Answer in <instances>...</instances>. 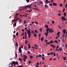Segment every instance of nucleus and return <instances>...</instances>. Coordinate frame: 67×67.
Instances as JSON below:
<instances>
[{"mask_svg": "<svg viewBox=\"0 0 67 67\" xmlns=\"http://www.w3.org/2000/svg\"><path fill=\"white\" fill-rule=\"evenodd\" d=\"M46 31H47V33H49V31H48V30L47 29L46 30Z\"/></svg>", "mask_w": 67, "mask_h": 67, "instance_id": "2f4dec72", "label": "nucleus"}, {"mask_svg": "<svg viewBox=\"0 0 67 67\" xmlns=\"http://www.w3.org/2000/svg\"><path fill=\"white\" fill-rule=\"evenodd\" d=\"M44 7H46H46H47V5H46L45 4L44 5Z\"/></svg>", "mask_w": 67, "mask_h": 67, "instance_id": "e2e57ef3", "label": "nucleus"}, {"mask_svg": "<svg viewBox=\"0 0 67 67\" xmlns=\"http://www.w3.org/2000/svg\"><path fill=\"white\" fill-rule=\"evenodd\" d=\"M48 33H47V32H46V33H45L44 34H45L46 35V36H47V35H48Z\"/></svg>", "mask_w": 67, "mask_h": 67, "instance_id": "6ab92c4d", "label": "nucleus"}, {"mask_svg": "<svg viewBox=\"0 0 67 67\" xmlns=\"http://www.w3.org/2000/svg\"><path fill=\"white\" fill-rule=\"evenodd\" d=\"M63 59H64V60H66V57H65L63 58Z\"/></svg>", "mask_w": 67, "mask_h": 67, "instance_id": "393cba45", "label": "nucleus"}, {"mask_svg": "<svg viewBox=\"0 0 67 67\" xmlns=\"http://www.w3.org/2000/svg\"><path fill=\"white\" fill-rule=\"evenodd\" d=\"M35 23H36L37 24H38V23L37 22H36V21H35Z\"/></svg>", "mask_w": 67, "mask_h": 67, "instance_id": "603ef678", "label": "nucleus"}, {"mask_svg": "<svg viewBox=\"0 0 67 67\" xmlns=\"http://www.w3.org/2000/svg\"><path fill=\"white\" fill-rule=\"evenodd\" d=\"M36 10L37 11H38V10H40V9H38L37 7H36Z\"/></svg>", "mask_w": 67, "mask_h": 67, "instance_id": "9b49d317", "label": "nucleus"}, {"mask_svg": "<svg viewBox=\"0 0 67 67\" xmlns=\"http://www.w3.org/2000/svg\"><path fill=\"white\" fill-rule=\"evenodd\" d=\"M17 17H18V15H15V16H14V18H15V19H16L17 18Z\"/></svg>", "mask_w": 67, "mask_h": 67, "instance_id": "dca6fc26", "label": "nucleus"}, {"mask_svg": "<svg viewBox=\"0 0 67 67\" xmlns=\"http://www.w3.org/2000/svg\"><path fill=\"white\" fill-rule=\"evenodd\" d=\"M42 59H43V60H44L45 59V58L43 57H42Z\"/></svg>", "mask_w": 67, "mask_h": 67, "instance_id": "a18cd8bd", "label": "nucleus"}, {"mask_svg": "<svg viewBox=\"0 0 67 67\" xmlns=\"http://www.w3.org/2000/svg\"><path fill=\"white\" fill-rule=\"evenodd\" d=\"M34 46L35 47H37V46L36 45V44H34Z\"/></svg>", "mask_w": 67, "mask_h": 67, "instance_id": "f704fd0d", "label": "nucleus"}, {"mask_svg": "<svg viewBox=\"0 0 67 67\" xmlns=\"http://www.w3.org/2000/svg\"><path fill=\"white\" fill-rule=\"evenodd\" d=\"M40 2L41 4H42V3H43V2H41V1H40Z\"/></svg>", "mask_w": 67, "mask_h": 67, "instance_id": "58836bf2", "label": "nucleus"}, {"mask_svg": "<svg viewBox=\"0 0 67 67\" xmlns=\"http://www.w3.org/2000/svg\"><path fill=\"white\" fill-rule=\"evenodd\" d=\"M47 30H48L50 32V33H52L53 32H54V31L53 30H52V31L51 30H49V29L48 28H47Z\"/></svg>", "mask_w": 67, "mask_h": 67, "instance_id": "39448f33", "label": "nucleus"}, {"mask_svg": "<svg viewBox=\"0 0 67 67\" xmlns=\"http://www.w3.org/2000/svg\"><path fill=\"white\" fill-rule=\"evenodd\" d=\"M15 62V64H16V65H18V64H19L18 63V62L17 61H16Z\"/></svg>", "mask_w": 67, "mask_h": 67, "instance_id": "7c9ffc66", "label": "nucleus"}, {"mask_svg": "<svg viewBox=\"0 0 67 67\" xmlns=\"http://www.w3.org/2000/svg\"><path fill=\"white\" fill-rule=\"evenodd\" d=\"M41 41H43V40H44V38H41Z\"/></svg>", "mask_w": 67, "mask_h": 67, "instance_id": "5fc2aeb1", "label": "nucleus"}, {"mask_svg": "<svg viewBox=\"0 0 67 67\" xmlns=\"http://www.w3.org/2000/svg\"><path fill=\"white\" fill-rule=\"evenodd\" d=\"M31 7H32L31 5L30 6V5H27L25 6L24 7V8H30Z\"/></svg>", "mask_w": 67, "mask_h": 67, "instance_id": "20e7f679", "label": "nucleus"}, {"mask_svg": "<svg viewBox=\"0 0 67 67\" xmlns=\"http://www.w3.org/2000/svg\"><path fill=\"white\" fill-rule=\"evenodd\" d=\"M60 34V32H58L57 34V35H59Z\"/></svg>", "mask_w": 67, "mask_h": 67, "instance_id": "c03bdc74", "label": "nucleus"}, {"mask_svg": "<svg viewBox=\"0 0 67 67\" xmlns=\"http://www.w3.org/2000/svg\"><path fill=\"white\" fill-rule=\"evenodd\" d=\"M35 32L36 33H38V32H37V31L36 30H35Z\"/></svg>", "mask_w": 67, "mask_h": 67, "instance_id": "f3484780", "label": "nucleus"}, {"mask_svg": "<svg viewBox=\"0 0 67 67\" xmlns=\"http://www.w3.org/2000/svg\"><path fill=\"white\" fill-rule=\"evenodd\" d=\"M13 38H15V35H13Z\"/></svg>", "mask_w": 67, "mask_h": 67, "instance_id": "aec40b11", "label": "nucleus"}, {"mask_svg": "<svg viewBox=\"0 0 67 67\" xmlns=\"http://www.w3.org/2000/svg\"><path fill=\"white\" fill-rule=\"evenodd\" d=\"M27 53H28V54H30V52L29 51H28Z\"/></svg>", "mask_w": 67, "mask_h": 67, "instance_id": "4d7b16f0", "label": "nucleus"}, {"mask_svg": "<svg viewBox=\"0 0 67 67\" xmlns=\"http://www.w3.org/2000/svg\"><path fill=\"white\" fill-rule=\"evenodd\" d=\"M58 47H59V46H58L57 47L56 49H58Z\"/></svg>", "mask_w": 67, "mask_h": 67, "instance_id": "69168bd1", "label": "nucleus"}, {"mask_svg": "<svg viewBox=\"0 0 67 67\" xmlns=\"http://www.w3.org/2000/svg\"><path fill=\"white\" fill-rule=\"evenodd\" d=\"M34 35L35 37H36V36L37 35L36 34H34Z\"/></svg>", "mask_w": 67, "mask_h": 67, "instance_id": "c85d7f7f", "label": "nucleus"}, {"mask_svg": "<svg viewBox=\"0 0 67 67\" xmlns=\"http://www.w3.org/2000/svg\"><path fill=\"white\" fill-rule=\"evenodd\" d=\"M18 59H19V60L20 61H21L22 60V59L21 58H19Z\"/></svg>", "mask_w": 67, "mask_h": 67, "instance_id": "cd10ccee", "label": "nucleus"}, {"mask_svg": "<svg viewBox=\"0 0 67 67\" xmlns=\"http://www.w3.org/2000/svg\"><path fill=\"white\" fill-rule=\"evenodd\" d=\"M46 3H47V4H48V0H46Z\"/></svg>", "mask_w": 67, "mask_h": 67, "instance_id": "ddd939ff", "label": "nucleus"}, {"mask_svg": "<svg viewBox=\"0 0 67 67\" xmlns=\"http://www.w3.org/2000/svg\"><path fill=\"white\" fill-rule=\"evenodd\" d=\"M62 19L63 21H66V19L64 16L62 17Z\"/></svg>", "mask_w": 67, "mask_h": 67, "instance_id": "7ed1b4c3", "label": "nucleus"}, {"mask_svg": "<svg viewBox=\"0 0 67 67\" xmlns=\"http://www.w3.org/2000/svg\"><path fill=\"white\" fill-rule=\"evenodd\" d=\"M63 6V4H60V7H62Z\"/></svg>", "mask_w": 67, "mask_h": 67, "instance_id": "37998d69", "label": "nucleus"}, {"mask_svg": "<svg viewBox=\"0 0 67 67\" xmlns=\"http://www.w3.org/2000/svg\"><path fill=\"white\" fill-rule=\"evenodd\" d=\"M27 42H28V41H27V40H26L25 41V44H27Z\"/></svg>", "mask_w": 67, "mask_h": 67, "instance_id": "a878e982", "label": "nucleus"}, {"mask_svg": "<svg viewBox=\"0 0 67 67\" xmlns=\"http://www.w3.org/2000/svg\"><path fill=\"white\" fill-rule=\"evenodd\" d=\"M46 44H50V43L49 42H48L46 43Z\"/></svg>", "mask_w": 67, "mask_h": 67, "instance_id": "79ce46f5", "label": "nucleus"}, {"mask_svg": "<svg viewBox=\"0 0 67 67\" xmlns=\"http://www.w3.org/2000/svg\"><path fill=\"white\" fill-rule=\"evenodd\" d=\"M20 53H22V50L21 49V47H19L18 49Z\"/></svg>", "mask_w": 67, "mask_h": 67, "instance_id": "f03ea898", "label": "nucleus"}, {"mask_svg": "<svg viewBox=\"0 0 67 67\" xmlns=\"http://www.w3.org/2000/svg\"><path fill=\"white\" fill-rule=\"evenodd\" d=\"M30 58H33V57L32 55H30Z\"/></svg>", "mask_w": 67, "mask_h": 67, "instance_id": "473e14b6", "label": "nucleus"}, {"mask_svg": "<svg viewBox=\"0 0 67 67\" xmlns=\"http://www.w3.org/2000/svg\"><path fill=\"white\" fill-rule=\"evenodd\" d=\"M24 58H25V59H26L27 58V57L25 55H24Z\"/></svg>", "mask_w": 67, "mask_h": 67, "instance_id": "1a4fd4ad", "label": "nucleus"}, {"mask_svg": "<svg viewBox=\"0 0 67 67\" xmlns=\"http://www.w3.org/2000/svg\"><path fill=\"white\" fill-rule=\"evenodd\" d=\"M56 60V58H54L53 59V60Z\"/></svg>", "mask_w": 67, "mask_h": 67, "instance_id": "680f3d73", "label": "nucleus"}, {"mask_svg": "<svg viewBox=\"0 0 67 67\" xmlns=\"http://www.w3.org/2000/svg\"><path fill=\"white\" fill-rule=\"evenodd\" d=\"M41 35L40 34H39V37H40L41 36Z\"/></svg>", "mask_w": 67, "mask_h": 67, "instance_id": "8fccbe9b", "label": "nucleus"}, {"mask_svg": "<svg viewBox=\"0 0 67 67\" xmlns=\"http://www.w3.org/2000/svg\"><path fill=\"white\" fill-rule=\"evenodd\" d=\"M59 49L61 51H62V49H61V47H60L59 48Z\"/></svg>", "mask_w": 67, "mask_h": 67, "instance_id": "6e6d98bb", "label": "nucleus"}, {"mask_svg": "<svg viewBox=\"0 0 67 67\" xmlns=\"http://www.w3.org/2000/svg\"><path fill=\"white\" fill-rule=\"evenodd\" d=\"M19 19V18H18L16 19L14 21V22H16V21H17V20H18V19Z\"/></svg>", "mask_w": 67, "mask_h": 67, "instance_id": "5701e85b", "label": "nucleus"}, {"mask_svg": "<svg viewBox=\"0 0 67 67\" xmlns=\"http://www.w3.org/2000/svg\"><path fill=\"white\" fill-rule=\"evenodd\" d=\"M31 30L30 29H29V30H28V31L27 32V33H28V37L30 38V36H31V31H30Z\"/></svg>", "mask_w": 67, "mask_h": 67, "instance_id": "f257e3e1", "label": "nucleus"}, {"mask_svg": "<svg viewBox=\"0 0 67 67\" xmlns=\"http://www.w3.org/2000/svg\"><path fill=\"white\" fill-rule=\"evenodd\" d=\"M53 4L54 5V6H57V4H56L55 3H53Z\"/></svg>", "mask_w": 67, "mask_h": 67, "instance_id": "0eeeda50", "label": "nucleus"}, {"mask_svg": "<svg viewBox=\"0 0 67 67\" xmlns=\"http://www.w3.org/2000/svg\"><path fill=\"white\" fill-rule=\"evenodd\" d=\"M29 64H31V62L29 61Z\"/></svg>", "mask_w": 67, "mask_h": 67, "instance_id": "338daca9", "label": "nucleus"}, {"mask_svg": "<svg viewBox=\"0 0 67 67\" xmlns=\"http://www.w3.org/2000/svg\"><path fill=\"white\" fill-rule=\"evenodd\" d=\"M57 51H59L60 50L58 49H57L55 50V51H56V52H57Z\"/></svg>", "mask_w": 67, "mask_h": 67, "instance_id": "09e8293b", "label": "nucleus"}, {"mask_svg": "<svg viewBox=\"0 0 67 67\" xmlns=\"http://www.w3.org/2000/svg\"><path fill=\"white\" fill-rule=\"evenodd\" d=\"M21 20H21V19H19V22H21Z\"/></svg>", "mask_w": 67, "mask_h": 67, "instance_id": "3c124183", "label": "nucleus"}, {"mask_svg": "<svg viewBox=\"0 0 67 67\" xmlns=\"http://www.w3.org/2000/svg\"><path fill=\"white\" fill-rule=\"evenodd\" d=\"M47 55H50V53H48L47 54Z\"/></svg>", "mask_w": 67, "mask_h": 67, "instance_id": "0e129e2a", "label": "nucleus"}, {"mask_svg": "<svg viewBox=\"0 0 67 67\" xmlns=\"http://www.w3.org/2000/svg\"><path fill=\"white\" fill-rule=\"evenodd\" d=\"M44 41H46L45 43H47V42H48V41H47L46 40H44Z\"/></svg>", "mask_w": 67, "mask_h": 67, "instance_id": "ea45409f", "label": "nucleus"}, {"mask_svg": "<svg viewBox=\"0 0 67 67\" xmlns=\"http://www.w3.org/2000/svg\"><path fill=\"white\" fill-rule=\"evenodd\" d=\"M53 56H56V54H55V53H53Z\"/></svg>", "mask_w": 67, "mask_h": 67, "instance_id": "4c0bfd02", "label": "nucleus"}, {"mask_svg": "<svg viewBox=\"0 0 67 67\" xmlns=\"http://www.w3.org/2000/svg\"><path fill=\"white\" fill-rule=\"evenodd\" d=\"M16 46H18V44L17 43H16Z\"/></svg>", "mask_w": 67, "mask_h": 67, "instance_id": "49530a36", "label": "nucleus"}, {"mask_svg": "<svg viewBox=\"0 0 67 67\" xmlns=\"http://www.w3.org/2000/svg\"><path fill=\"white\" fill-rule=\"evenodd\" d=\"M13 26L14 27V26H16V23H14L13 24Z\"/></svg>", "mask_w": 67, "mask_h": 67, "instance_id": "6e6552de", "label": "nucleus"}, {"mask_svg": "<svg viewBox=\"0 0 67 67\" xmlns=\"http://www.w3.org/2000/svg\"><path fill=\"white\" fill-rule=\"evenodd\" d=\"M26 1L27 2V3H29V1H30V0H26Z\"/></svg>", "mask_w": 67, "mask_h": 67, "instance_id": "e433bc0d", "label": "nucleus"}, {"mask_svg": "<svg viewBox=\"0 0 67 67\" xmlns=\"http://www.w3.org/2000/svg\"><path fill=\"white\" fill-rule=\"evenodd\" d=\"M52 22L53 24H54V20H52Z\"/></svg>", "mask_w": 67, "mask_h": 67, "instance_id": "c756f323", "label": "nucleus"}, {"mask_svg": "<svg viewBox=\"0 0 67 67\" xmlns=\"http://www.w3.org/2000/svg\"><path fill=\"white\" fill-rule=\"evenodd\" d=\"M23 59L24 60V62H26V59L24 58Z\"/></svg>", "mask_w": 67, "mask_h": 67, "instance_id": "c9c22d12", "label": "nucleus"}, {"mask_svg": "<svg viewBox=\"0 0 67 67\" xmlns=\"http://www.w3.org/2000/svg\"><path fill=\"white\" fill-rule=\"evenodd\" d=\"M50 43L51 44H52L53 43H54L53 41H52V40H51L49 41Z\"/></svg>", "mask_w": 67, "mask_h": 67, "instance_id": "9d476101", "label": "nucleus"}, {"mask_svg": "<svg viewBox=\"0 0 67 67\" xmlns=\"http://www.w3.org/2000/svg\"><path fill=\"white\" fill-rule=\"evenodd\" d=\"M56 47V46H55L54 45H53V46L52 47L53 48V49H55V47Z\"/></svg>", "mask_w": 67, "mask_h": 67, "instance_id": "f8f14e48", "label": "nucleus"}, {"mask_svg": "<svg viewBox=\"0 0 67 67\" xmlns=\"http://www.w3.org/2000/svg\"><path fill=\"white\" fill-rule=\"evenodd\" d=\"M24 23H26V20H25L24 21Z\"/></svg>", "mask_w": 67, "mask_h": 67, "instance_id": "864d4df0", "label": "nucleus"}, {"mask_svg": "<svg viewBox=\"0 0 67 67\" xmlns=\"http://www.w3.org/2000/svg\"><path fill=\"white\" fill-rule=\"evenodd\" d=\"M37 56L38 57H42V55H37Z\"/></svg>", "mask_w": 67, "mask_h": 67, "instance_id": "de8ad7c7", "label": "nucleus"}, {"mask_svg": "<svg viewBox=\"0 0 67 67\" xmlns=\"http://www.w3.org/2000/svg\"><path fill=\"white\" fill-rule=\"evenodd\" d=\"M12 63L13 64H15V61H13L12 62Z\"/></svg>", "mask_w": 67, "mask_h": 67, "instance_id": "2eb2a0df", "label": "nucleus"}, {"mask_svg": "<svg viewBox=\"0 0 67 67\" xmlns=\"http://www.w3.org/2000/svg\"><path fill=\"white\" fill-rule=\"evenodd\" d=\"M28 48H30V44H28Z\"/></svg>", "mask_w": 67, "mask_h": 67, "instance_id": "412c9836", "label": "nucleus"}, {"mask_svg": "<svg viewBox=\"0 0 67 67\" xmlns=\"http://www.w3.org/2000/svg\"><path fill=\"white\" fill-rule=\"evenodd\" d=\"M50 55H51L52 56V55H53V52L50 53Z\"/></svg>", "mask_w": 67, "mask_h": 67, "instance_id": "b1692460", "label": "nucleus"}, {"mask_svg": "<svg viewBox=\"0 0 67 67\" xmlns=\"http://www.w3.org/2000/svg\"><path fill=\"white\" fill-rule=\"evenodd\" d=\"M63 33L64 34H65L66 33V30L65 29H63Z\"/></svg>", "mask_w": 67, "mask_h": 67, "instance_id": "423d86ee", "label": "nucleus"}, {"mask_svg": "<svg viewBox=\"0 0 67 67\" xmlns=\"http://www.w3.org/2000/svg\"><path fill=\"white\" fill-rule=\"evenodd\" d=\"M24 32H23V34H21V35H22V36H23V35H24Z\"/></svg>", "mask_w": 67, "mask_h": 67, "instance_id": "a19ab883", "label": "nucleus"}, {"mask_svg": "<svg viewBox=\"0 0 67 67\" xmlns=\"http://www.w3.org/2000/svg\"><path fill=\"white\" fill-rule=\"evenodd\" d=\"M36 65L37 66H38V65H40V63H38V62L37 63H36Z\"/></svg>", "mask_w": 67, "mask_h": 67, "instance_id": "72a5a7b5", "label": "nucleus"}, {"mask_svg": "<svg viewBox=\"0 0 67 67\" xmlns=\"http://www.w3.org/2000/svg\"><path fill=\"white\" fill-rule=\"evenodd\" d=\"M15 56H16V57H17V53H16L15 54Z\"/></svg>", "mask_w": 67, "mask_h": 67, "instance_id": "bf43d9fd", "label": "nucleus"}, {"mask_svg": "<svg viewBox=\"0 0 67 67\" xmlns=\"http://www.w3.org/2000/svg\"><path fill=\"white\" fill-rule=\"evenodd\" d=\"M24 49H27V48H26V47H24Z\"/></svg>", "mask_w": 67, "mask_h": 67, "instance_id": "13d9d810", "label": "nucleus"}, {"mask_svg": "<svg viewBox=\"0 0 67 67\" xmlns=\"http://www.w3.org/2000/svg\"><path fill=\"white\" fill-rule=\"evenodd\" d=\"M54 42V43H58V41L57 40H55Z\"/></svg>", "mask_w": 67, "mask_h": 67, "instance_id": "4468645a", "label": "nucleus"}, {"mask_svg": "<svg viewBox=\"0 0 67 67\" xmlns=\"http://www.w3.org/2000/svg\"><path fill=\"white\" fill-rule=\"evenodd\" d=\"M36 67H39V66H38L36 65Z\"/></svg>", "mask_w": 67, "mask_h": 67, "instance_id": "774afa93", "label": "nucleus"}, {"mask_svg": "<svg viewBox=\"0 0 67 67\" xmlns=\"http://www.w3.org/2000/svg\"><path fill=\"white\" fill-rule=\"evenodd\" d=\"M45 27L46 28H48V26L47 25H46L45 26Z\"/></svg>", "mask_w": 67, "mask_h": 67, "instance_id": "4be33fe9", "label": "nucleus"}, {"mask_svg": "<svg viewBox=\"0 0 67 67\" xmlns=\"http://www.w3.org/2000/svg\"><path fill=\"white\" fill-rule=\"evenodd\" d=\"M64 16L65 17L66 16V13H64Z\"/></svg>", "mask_w": 67, "mask_h": 67, "instance_id": "a211bd4d", "label": "nucleus"}, {"mask_svg": "<svg viewBox=\"0 0 67 67\" xmlns=\"http://www.w3.org/2000/svg\"><path fill=\"white\" fill-rule=\"evenodd\" d=\"M18 34H19V32H16V36H18Z\"/></svg>", "mask_w": 67, "mask_h": 67, "instance_id": "bb28decb", "label": "nucleus"}, {"mask_svg": "<svg viewBox=\"0 0 67 67\" xmlns=\"http://www.w3.org/2000/svg\"><path fill=\"white\" fill-rule=\"evenodd\" d=\"M67 4H66V5H65V8H67Z\"/></svg>", "mask_w": 67, "mask_h": 67, "instance_id": "052dcab7", "label": "nucleus"}]
</instances>
